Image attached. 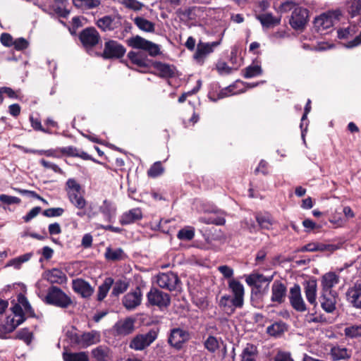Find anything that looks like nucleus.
Here are the masks:
<instances>
[{"mask_svg": "<svg viewBox=\"0 0 361 361\" xmlns=\"http://www.w3.org/2000/svg\"><path fill=\"white\" fill-rule=\"evenodd\" d=\"M232 295L225 294L219 301V306L228 316L234 314L236 309H241L244 305L245 290L243 285L238 281L232 279L228 282Z\"/></svg>", "mask_w": 361, "mask_h": 361, "instance_id": "obj_1", "label": "nucleus"}, {"mask_svg": "<svg viewBox=\"0 0 361 361\" xmlns=\"http://www.w3.org/2000/svg\"><path fill=\"white\" fill-rule=\"evenodd\" d=\"M18 304H15L11 310L14 317H8L5 324L0 325V338H4L7 334L13 331L18 325L23 322V309L20 304H23V293L18 295Z\"/></svg>", "mask_w": 361, "mask_h": 361, "instance_id": "obj_2", "label": "nucleus"}, {"mask_svg": "<svg viewBox=\"0 0 361 361\" xmlns=\"http://www.w3.org/2000/svg\"><path fill=\"white\" fill-rule=\"evenodd\" d=\"M78 39L81 47L87 52L92 51L99 44H102L101 35L97 30L92 26L82 30L78 34Z\"/></svg>", "mask_w": 361, "mask_h": 361, "instance_id": "obj_3", "label": "nucleus"}, {"mask_svg": "<svg viewBox=\"0 0 361 361\" xmlns=\"http://www.w3.org/2000/svg\"><path fill=\"white\" fill-rule=\"evenodd\" d=\"M342 13L340 10L329 11L316 17L313 22L315 31L321 35H325L328 29L331 28L335 20H339Z\"/></svg>", "mask_w": 361, "mask_h": 361, "instance_id": "obj_4", "label": "nucleus"}, {"mask_svg": "<svg viewBox=\"0 0 361 361\" xmlns=\"http://www.w3.org/2000/svg\"><path fill=\"white\" fill-rule=\"evenodd\" d=\"M44 301L49 305L66 309L68 307L73 301L60 288L52 286L48 290Z\"/></svg>", "mask_w": 361, "mask_h": 361, "instance_id": "obj_5", "label": "nucleus"}, {"mask_svg": "<svg viewBox=\"0 0 361 361\" xmlns=\"http://www.w3.org/2000/svg\"><path fill=\"white\" fill-rule=\"evenodd\" d=\"M127 45L133 49H140L147 52L150 56L155 57L161 54L159 46L140 35L130 37L126 41Z\"/></svg>", "mask_w": 361, "mask_h": 361, "instance_id": "obj_6", "label": "nucleus"}, {"mask_svg": "<svg viewBox=\"0 0 361 361\" xmlns=\"http://www.w3.org/2000/svg\"><path fill=\"white\" fill-rule=\"evenodd\" d=\"M355 35H356L355 38L345 44L348 49L361 45V25L350 24L346 28L339 29L337 31V37L341 39H348Z\"/></svg>", "mask_w": 361, "mask_h": 361, "instance_id": "obj_7", "label": "nucleus"}, {"mask_svg": "<svg viewBox=\"0 0 361 361\" xmlns=\"http://www.w3.org/2000/svg\"><path fill=\"white\" fill-rule=\"evenodd\" d=\"M158 334V329H152L145 334H137L131 340L129 347L135 350H142L157 338Z\"/></svg>", "mask_w": 361, "mask_h": 361, "instance_id": "obj_8", "label": "nucleus"}, {"mask_svg": "<svg viewBox=\"0 0 361 361\" xmlns=\"http://www.w3.org/2000/svg\"><path fill=\"white\" fill-rule=\"evenodd\" d=\"M147 305L156 306L160 310L167 308L171 304L170 295L157 288H152L147 294Z\"/></svg>", "mask_w": 361, "mask_h": 361, "instance_id": "obj_9", "label": "nucleus"}, {"mask_svg": "<svg viewBox=\"0 0 361 361\" xmlns=\"http://www.w3.org/2000/svg\"><path fill=\"white\" fill-rule=\"evenodd\" d=\"M126 47L114 39H109L104 43L103 52L100 56L104 59H119L124 56Z\"/></svg>", "mask_w": 361, "mask_h": 361, "instance_id": "obj_10", "label": "nucleus"}, {"mask_svg": "<svg viewBox=\"0 0 361 361\" xmlns=\"http://www.w3.org/2000/svg\"><path fill=\"white\" fill-rule=\"evenodd\" d=\"M190 338V334L188 331L177 327L170 330L167 341L170 346L179 350Z\"/></svg>", "mask_w": 361, "mask_h": 361, "instance_id": "obj_11", "label": "nucleus"}, {"mask_svg": "<svg viewBox=\"0 0 361 361\" xmlns=\"http://www.w3.org/2000/svg\"><path fill=\"white\" fill-rule=\"evenodd\" d=\"M127 57L132 64L140 69L141 72L147 73L152 68L153 60L149 59L143 51H130Z\"/></svg>", "mask_w": 361, "mask_h": 361, "instance_id": "obj_12", "label": "nucleus"}, {"mask_svg": "<svg viewBox=\"0 0 361 361\" xmlns=\"http://www.w3.org/2000/svg\"><path fill=\"white\" fill-rule=\"evenodd\" d=\"M309 11L302 7L295 8L289 20V24L295 30H302L307 23Z\"/></svg>", "mask_w": 361, "mask_h": 361, "instance_id": "obj_13", "label": "nucleus"}, {"mask_svg": "<svg viewBox=\"0 0 361 361\" xmlns=\"http://www.w3.org/2000/svg\"><path fill=\"white\" fill-rule=\"evenodd\" d=\"M221 39L212 42H203L199 41L193 58L197 62L202 64L205 58L212 53L214 49L221 44Z\"/></svg>", "mask_w": 361, "mask_h": 361, "instance_id": "obj_14", "label": "nucleus"}, {"mask_svg": "<svg viewBox=\"0 0 361 361\" xmlns=\"http://www.w3.org/2000/svg\"><path fill=\"white\" fill-rule=\"evenodd\" d=\"M121 16L117 15L114 16L111 15H106L97 20L95 25L102 32H111L117 29L121 25Z\"/></svg>", "mask_w": 361, "mask_h": 361, "instance_id": "obj_15", "label": "nucleus"}, {"mask_svg": "<svg viewBox=\"0 0 361 361\" xmlns=\"http://www.w3.org/2000/svg\"><path fill=\"white\" fill-rule=\"evenodd\" d=\"M157 283L160 288L172 291L176 289L180 280L176 274L169 271L157 275Z\"/></svg>", "mask_w": 361, "mask_h": 361, "instance_id": "obj_16", "label": "nucleus"}, {"mask_svg": "<svg viewBox=\"0 0 361 361\" xmlns=\"http://www.w3.org/2000/svg\"><path fill=\"white\" fill-rule=\"evenodd\" d=\"M289 300L294 310L298 312H305L307 308L304 300L301 295V289L298 284H294L290 288Z\"/></svg>", "mask_w": 361, "mask_h": 361, "instance_id": "obj_17", "label": "nucleus"}, {"mask_svg": "<svg viewBox=\"0 0 361 361\" xmlns=\"http://www.w3.org/2000/svg\"><path fill=\"white\" fill-rule=\"evenodd\" d=\"M142 297V291L139 287H137L133 291L123 296L122 303L127 310H132L141 304Z\"/></svg>", "mask_w": 361, "mask_h": 361, "instance_id": "obj_18", "label": "nucleus"}, {"mask_svg": "<svg viewBox=\"0 0 361 361\" xmlns=\"http://www.w3.org/2000/svg\"><path fill=\"white\" fill-rule=\"evenodd\" d=\"M287 288L286 285L279 280L274 281L271 286V301L281 305L285 302Z\"/></svg>", "mask_w": 361, "mask_h": 361, "instance_id": "obj_19", "label": "nucleus"}, {"mask_svg": "<svg viewBox=\"0 0 361 361\" xmlns=\"http://www.w3.org/2000/svg\"><path fill=\"white\" fill-rule=\"evenodd\" d=\"M336 292H321L319 302L322 308L327 313H332L336 310L337 302Z\"/></svg>", "mask_w": 361, "mask_h": 361, "instance_id": "obj_20", "label": "nucleus"}, {"mask_svg": "<svg viewBox=\"0 0 361 361\" xmlns=\"http://www.w3.org/2000/svg\"><path fill=\"white\" fill-rule=\"evenodd\" d=\"M72 288L78 294L84 298H90L94 293V288L86 281L76 279L72 281Z\"/></svg>", "mask_w": 361, "mask_h": 361, "instance_id": "obj_21", "label": "nucleus"}, {"mask_svg": "<svg viewBox=\"0 0 361 361\" xmlns=\"http://www.w3.org/2000/svg\"><path fill=\"white\" fill-rule=\"evenodd\" d=\"M347 301L356 309H361V284L355 283L345 293Z\"/></svg>", "mask_w": 361, "mask_h": 361, "instance_id": "obj_22", "label": "nucleus"}, {"mask_svg": "<svg viewBox=\"0 0 361 361\" xmlns=\"http://www.w3.org/2000/svg\"><path fill=\"white\" fill-rule=\"evenodd\" d=\"M339 283V276L334 272H328L321 279L322 291L335 292L333 287Z\"/></svg>", "mask_w": 361, "mask_h": 361, "instance_id": "obj_23", "label": "nucleus"}, {"mask_svg": "<svg viewBox=\"0 0 361 361\" xmlns=\"http://www.w3.org/2000/svg\"><path fill=\"white\" fill-rule=\"evenodd\" d=\"M142 219V212L140 208H133L124 212L120 217L121 225H128Z\"/></svg>", "mask_w": 361, "mask_h": 361, "instance_id": "obj_24", "label": "nucleus"}, {"mask_svg": "<svg viewBox=\"0 0 361 361\" xmlns=\"http://www.w3.org/2000/svg\"><path fill=\"white\" fill-rule=\"evenodd\" d=\"M135 320L132 318H126L123 321L117 322L115 326V331L118 335L127 336L133 332Z\"/></svg>", "mask_w": 361, "mask_h": 361, "instance_id": "obj_25", "label": "nucleus"}, {"mask_svg": "<svg viewBox=\"0 0 361 361\" xmlns=\"http://www.w3.org/2000/svg\"><path fill=\"white\" fill-rule=\"evenodd\" d=\"M101 340V334L99 331L92 330L89 332H85L82 334L80 347L85 348L92 345L99 343Z\"/></svg>", "mask_w": 361, "mask_h": 361, "instance_id": "obj_26", "label": "nucleus"}, {"mask_svg": "<svg viewBox=\"0 0 361 361\" xmlns=\"http://www.w3.org/2000/svg\"><path fill=\"white\" fill-rule=\"evenodd\" d=\"M152 68L159 72V75L161 78H169L174 76V67L161 61H153Z\"/></svg>", "mask_w": 361, "mask_h": 361, "instance_id": "obj_27", "label": "nucleus"}, {"mask_svg": "<svg viewBox=\"0 0 361 361\" xmlns=\"http://www.w3.org/2000/svg\"><path fill=\"white\" fill-rule=\"evenodd\" d=\"M92 357L96 361H109L112 357L110 348L106 345H99L92 350Z\"/></svg>", "mask_w": 361, "mask_h": 361, "instance_id": "obj_28", "label": "nucleus"}, {"mask_svg": "<svg viewBox=\"0 0 361 361\" xmlns=\"http://www.w3.org/2000/svg\"><path fill=\"white\" fill-rule=\"evenodd\" d=\"M329 355L333 361L346 360L351 357V350L346 348L336 345L331 348Z\"/></svg>", "mask_w": 361, "mask_h": 361, "instance_id": "obj_29", "label": "nucleus"}, {"mask_svg": "<svg viewBox=\"0 0 361 361\" xmlns=\"http://www.w3.org/2000/svg\"><path fill=\"white\" fill-rule=\"evenodd\" d=\"M45 279L51 283L61 284L66 281V274L59 269H52L44 273Z\"/></svg>", "mask_w": 361, "mask_h": 361, "instance_id": "obj_30", "label": "nucleus"}, {"mask_svg": "<svg viewBox=\"0 0 361 361\" xmlns=\"http://www.w3.org/2000/svg\"><path fill=\"white\" fill-rule=\"evenodd\" d=\"M0 42L5 47H10L13 45L15 49L18 51L23 50V37H19L13 41L9 33L3 32L0 36Z\"/></svg>", "mask_w": 361, "mask_h": 361, "instance_id": "obj_31", "label": "nucleus"}, {"mask_svg": "<svg viewBox=\"0 0 361 361\" xmlns=\"http://www.w3.org/2000/svg\"><path fill=\"white\" fill-rule=\"evenodd\" d=\"M99 209L103 214L104 219L108 222H111L112 219L115 217L116 208L111 202L107 200L103 201Z\"/></svg>", "mask_w": 361, "mask_h": 361, "instance_id": "obj_32", "label": "nucleus"}, {"mask_svg": "<svg viewBox=\"0 0 361 361\" xmlns=\"http://www.w3.org/2000/svg\"><path fill=\"white\" fill-rule=\"evenodd\" d=\"M317 281L315 280L310 281L306 283L305 286V293L307 301L314 306L317 305Z\"/></svg>", "mask_w": 361, "mask_h": 361, "instance_id": "obj_33", "label": "nucleus"}, {"mask_svg": "<svg viewBox=\"0 0 361 361\" xmlns=\"http://www.w3.org/2000/svg\"><path fill=\"white\" fill-rule=\"evenodd\" d=\"M257 19L261 23L263 27L270 28L280 24L281 18H275L271 13H267L257 16Z\"/></svg>", "mask_w": 361, "mask_h": 361, "instance_id": "obj_34", "label": "nucleus"}, {"mask_svg": "<svg viewBox=\"0 0 361 361\" xmlns=\"http://www.w3.org/2000/svg\"><path fill=\"white\" fill-rule=\"evenodd\" d=\"M273 276H265L261 274L254 273L247 276L245 281L250 286L263 283H266L269 286V283L273 280Z\"/></svg>", "mask_w": 361, "mask_h": 361, "instance_id": "obj_35", "label": "nucleus"}, {"mask_svg": "<svg viewBox=\"0 0 361 361\" xmlns=\"http://www.w3.org/2000/svg\"><path fill=\"white\" fill-rule=\"evenodd\" d=\"M257 355V347L252 343H247L241 353V361H256Z\"/></svg>", "mask_w": 361, "mask_h": 361, "instance_id": "obj_36", "label": "nucleus"}, {"mask_svg": "<svg viewBox=\"0 0 361 361\" xmlns=\"http://www.w3.org/2000/svg\"><path fill=\"white\" fill-rule=\"evenodd\" d=\"M287 325L283 322H277L267 328V333L274 337L281 336L287 331Z\"/></svg>", "mask_w": 361, "mask_h": 361, "instance_id": "obj_37", "label": "nucleus"}, {"mask_svg": "<svg viewBox=\"0 0 361 361\" xmlns=\"http://www.w3.org/2000/svg\"><path fill=\"white\" fill-rule=\"evenodd\" d=\"M134 23L141 30L147 32H154L155 24L147 19L137 16L134 19Z\"/></svg>", "mask_w": 361, "mask_h": 361, "instance_id": "obj_38", "label": "nucleus"}, {"mask_svg": "<svg viewBox=\"0 0 361 361\" xmlns=\"http://www.w3.org/2000/svg\"><path fill=\"white\" fill-rule=\"evenodd\" d=\"M260 62L257 58L253 60V63L243 70V75L245 78H252L255 76L260 75L262 73L261 66L259 64Z\"/></svg>", "mask_w": 361, "mask_h": 361, "instance_id": "obj_39", "label": "nucleus"}, {"mask_svg": "<svg viewBox=\"0 0 361 361\" xmlns=\"http://www.w3.org/2000/svg\"><path fill=\"white\" fill-rule=\"evenodd\" d=\"M308 252L329 251L333 252L337 249V246L332 244L320 243H310L307 244Z\"/></svg>", "mask_w": 361, "mask_h": 361, "instance_id": "obj_40", "label": "nucleus"}, {"mask_svg": "<svg viewBox=\"0 0 361 361\" xmlns=\"http://www.w3.org/2000/svg\"><path fill=\"white\" fill-rule=\"evenodd\" d=\"M113 284L114 279L112 278L108 277L105 279L103 283L98 288L97 300L99 301H102L105 298Z\"/></svg>", "mask_w": 361, "mask_h": 361, "instance_id": "obj_41", "label": "nucleus"}, {"mask_svg": "<svg viewBox=\"0 0 361 361\" xmlns=\"http://www.w3.org/2000/svg\"><path fill=\"white\" fill-rule=\"evenodd\" d=\"M64 361H89V357L86 352L68 353H63Z\"/></svg>", "mask_w": 361, "mask_h": 361, "instance_id": "obj_42", "label": "nucleus"}, {"mask_svg": "<svg viewBox=\"0 0 361 361\" xmlns=\"http://www.w3.org/2000/svg\"><path fill=\"white\" fill-rule=\"evenodd\" d=\"M80 192L68 191L70 202L78 209H82L86 206V200L81 196Z\"/></svg>", "mask_w": 361, "mask_h": 361, "instance_id": "obj_43", "label": "nucleus"}, {"mask_svg": "<svg viewBox=\"0 0 361 361\" xmlns=\"http://www.w3.org/2000/svg\"><path fill=\"white\" fill-rule=\"evenodd\" d=\"M126 255L121 248L111 249L107 247L105 252V257L111 261H119L125 258Z\"/></svg>", "mask_w": 361, "mask_h": 361, "instance_id": "obj_44", "label": "nucleus"}, {"mask_svg": "<svg viewBox=\"0 0 361 361\" xmlns=\"http://www.w3.org/2000/svg\"><path fill=\"white\" fill-rule=\"evenodd\" d=\"M347 11L351 18L360 15L361 12V0H348Z\"/></svg>", "mask_w": 361, "mask_h": 361, "instance_id": "obj_45", "label": "nucleus"}, {"mask_svg": "<svg viewBox=\"0 0 361 361\" xmlns=\"http://www.w3.org/2000/svg\"><path fill=\"white\" fill-rule=\"evenodd\" d=\"M73 5L77 8L92 9L101 4L100 0H73Z\"/></svg>", "mask_w": 361, "mask_h": 361, "instance_id": "obj_46", "label": "nucleus"}, {"mask_svg": "<svg viewBox=\"0 0 361 361\" xmlns=\"http://www.w3.org/2000/svg\"><path fill=\"white\" fill-rule=\"evenodd\" d=\"M256 219L262 228L269 229L271 227L272 221L269 214H257Z\"/></svg>", "mask_w": 361, "mask_h": 361, "instance_id": "obj_47", "label": "nucleus"}, {"mask_svg": "<svg viewBox=\"0 0 361 361\" xmlns=\"http://www.w3.org/2000/svg\"><path fill=\"white\" fill-rule=\"evenodd\" d=\"M128 286V283L124 281L118 280L116 281L113 286L111 294L114 296H118V295L124 293Z\"/></svg>", "mask_w": 361, "mask_h": 361, "instance_id": "obj_48", "label": "nucleus"}, {"mask_svg": "<svg viewBox=\"0 0 361 361\" xmlns=\"http://www.w3.org/2000/svg\"><path fill=\"white\" fill-rule=\"evenodd\" d=\"M164 169L160 161L155 162L148 170L147 174L149 177L156 178L164 173Z\"/></svg>", "mask_w": 361, "mask_h": 361, "instance_id": "obj_49", "label": "nucleus"}, {"mask_svg": "<svg viewBox=\"0 0 361 361\" xmlns=\"http://www.w3.org/2000/svg\"><path fill=\"white\" fill-rule=\"evenodd\" d=\"M204 345L205 348L211 353H214L219 348L217 338L213 336H209Z\"/></svg>", "mask_w": 361, "mask_h": 361, "instance_id": "obj_50", "label": "nucleus"}, {"mask_svg": "<svg viewBox=\"0 0 361 361\" xmlns=\"http://www.w3.org/2000/svg\"><path fill=\"white\" fill-rule=\"evenodd\" d=\"M344 332L345 335L350 338L361 337V325H353L346 327Z\"/></svg>", "mask_w": 361, "mask_h": 361, "instance_id": "obj_51", "label": "nucleus"}, {"mask_svg": "<svg viewBox=\"0 0 361 361\" xmlns=\"http://www.w3.org/2000/svg\"><path fill=\"white\" fill-rule=\"evenodd\" d=\"M122 4L129 9L137 11L144 6L143 4L137 0H122Z\"/></svg>", "mask_w": 361, "mask_h": 361, "instance_id": "obj_52", "label": "nucleus"}, {"mask_svg": "<svg viewBox=\"0 0 361 361\" xmlns=\"http://www.w3.org/2000/svg\"><path fill=\"white\" fill-rule=\"evenodd\" d=\"M194 236L195 232L191 229H181L177 234L178 238L183 240H190L194 238Z\"/></svg>", "mask_w": 361, "mask_h": 361, "instance_id": "obj_53", "label": "nucleus"}, {"mask_svg": "<svg viewBox=\"0 0 361 361\" xmlns=\"http://www.w3.org/2000/svg\"><path fill=\"white\" fill-rule=\"evenodd\" d=\"M0 202L4 204L10 205L13 204H20L21 200L20 198L14 196L1 194L0 195Z\"/></svg>", "mask_w": 361, "mask_h": 361, "instance_id": "obj_54", "label": "nucleus"}, {"mask_svg": "<svg viewBox=\"0 0 361 361\" xmlns=\"http://www.w3.org/2000/svg\"><path fill=\"white\" fill-rule=\"evenodd\" d=\"M64 212V209L61 207L49 208L43 212V215L47 217L60 216Z\"/></svg>", "mask_w": 361, "mask_h": 361, "instance_id": "obj_55", "label": "nucleus"}, {"mask_svg": "<svg viewBox=\"0 0 361 361\" xmlns=\"http://www.w3.org/2000/svg\"><path fill=\"white\" fill-rule=\"evenodd\" d=\"M216 69L219 71V73H225V74H230L232 71L237 70V67L235 68H231L228 66V64L226 62L220 61L218 62L216 64Z\"/></svg>", "mask_w": 361, "mask_h": 361, "instance_id": "obj_56", "label": "nucleus"}, {"mask_svg": "<svg viewBox=\"0 0 361 361\" xmlns=\"http://www.w3.org/2000/svg\"><path fill=\"white\" fill-rule=\"evenodd\" d=\"M232 95L226 92H208V97L212 102H216L218 99H223Z\"/></svg>", "mask_w": 361, "mask_h": 361, "instance_id": "obj_57", "label": "nucleus"}, {"mask_svg": "<svg viewBox=\"0 0 361 361\" xmlns=\"http://www.w3.org/2000/svg\"><path fill=\"white\" fill-rule=\"evenodd\" d=\"M66 186H67V190L75 192H80V190L81 189V187L80 184H78L76 180L73 178H69L66 182Z\"/></svg>", "mask_w": 361, "mask_h": 361, "instance_id": "obj_58", "label": "nucleus"}, {"mask_svg": "<svg viewBox=\"0 0 361 361\" xmlns=\"http://www.w3.org/2000/svg\"><path fill=\"white\" fill-rule=\"evenodd\" d=\"M68 338L71 340L72 343L78 345L80 346L82 334H78L75 330L68 331L66 333Z\"/></svg>", "mask_w": 361, "mask_h": 361, "instance_id": "obj_59", "label": "nucleus"}, {"mask_svg": "<svg viewBox=\"0 0 361 361\" xmlns=\"http://www.w3.org/2000/svg\"><path fill=\"white\" fill-rule=\"evenodd\" d=\"M78 149L73 146L62 147L59 149L60 152L70 157H77Z\"/></svg>", "mask_w": 361, "mask_h": 361, "instance_id": "obj_60", "label": "nucleus"}, {"mask_svg": "<svg viewBox=\"0 0 361 361\" xmlns=\"http://www.w3.org/2000/svg\"><path fill=\"white\" fill-rule=\"evenodd\" d=\"M40 164L46 169H50L56 173H63V171L56 164L47 161L44 159L40 160Z\"/></svg>", "mask_w": 361, "mask_h": 361, "instance_id": "obj_61", "label": "nucleus"}, {"mask_svg": "<svg viewBox=\"0 0 361 361\" xmlns=\"http://www.w3.org/2000/svg\"><path fill=\"white\" fill-rule=\"evenodd\" d=\"M34 317L35 316V312L32 308L30 304L27 301V300L24 297V317ZM25 319L24 318V320Z\"/></svg>", "mask_w": 361, "mask_h": 361, "instance_id": "obj_62", "label": "nucleus"}, {"mask_svg": "<svg viewBox=\"0 0 361 361\" xmlns=\"http://www.w3.org/2000/svg\"><path fill=\"white\" fill-rule=\"evenodd\" d=\"M218 270L226 279H230L233 275V270L226 265H222L218 267Z\"/></svg>", "mask_w": 361, "mask_h": 361, "instance_id": "obj_63", "label": "nucleus"}, {"mask_svg": "<svg viewBox=\"0 0 361 361\" xmlns=\"http://www.w3.org/2000/svg\"><path fill=\"white\" fill-rule=\"evenodd\" d=\"M275 361H293L290 353L280 351L274 357Z\"/></svg>", "mask_w": 361, "mask_h": 361, "instance_id": "obj_64", "label": "nucleus"}]
</instances>
